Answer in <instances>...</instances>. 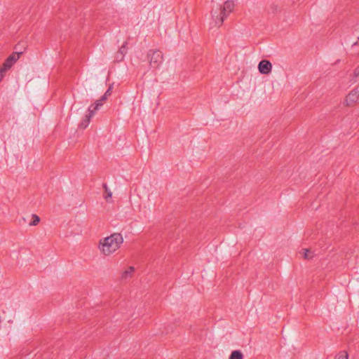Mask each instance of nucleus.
Masks as SVG:
<instances>
[{
  "label": "nucleus",
  "mask_w": 359,
  "mask_h": 359,
  "mask_svg": "<svg viewBox=\"0 0 359 359\" xmlns=\"http://www.w3.org/2000/svg\"><path fill=\"white\" fill-rule=\"evenodd\" d=\"M107 98H108V96L104 94V95L101 97V98H100V100H101V102H103V101L106 100Z\"/></svg>",
  "instance_id": "nucleus-20"
},
{
  "label": "nucleus",
  "mask_w": 359,
  "mask_h": 359,
  "mask_svg": "<svg viewBox=\"0 0 359 359\" xmlns=\"http://www.w3.org/2000/svg\"><path fill=\"white\" fill-rule=\"evenodd\" d=\"M94 116V111H88V114H86L84 117V118L81 122L79 127L81 128L85 129L88 127V126L90 123L91 118Z\"/></svg>",
  "instance_id": "nucleus-7"
},
{
  "label": "nucleus",
  "mask_w": 359,
  "mask_h": 359,
  "mask_svg": "<svg viewBox=\"0 0 359 359\" xmlns=\"http://www.w3.org/2000/svg\"><path fill=\"white\" fill-rule=\"evenodd\" d=\"M7 71V69H4L3 66L0 67V82L2 81Z\"/></svg>",
  "instance_id": "nucleus-17"
},
{
  "label": "nucleus",
  "mask_w": 359,
  "mask_h": 359,
  "mask_svg": "<svg viewBox=\"0 0 359 359\" xmlns=\"http://www.w3.org/2000/svg\"><path fill=\"white\" fill-rule=\"evenodd\" d=\"M126 44H127V42H125L122 46L121 47L119 48L118 50V53H123V55H125V54L127 52V48H126Z\"/></svg>",
  "instance_id": "nucleus-16"
},
{
  "label": "nucleus",
  "mask_w": 359,
  "mask_h": 359,
  "mask_svg": "<svg viewBox=\"0 0 359 359\" xmlns=\"http://www.w3.org/2000/svg\"><path fill=\"white\" fill-rule=\"evenodd\" d=\"M358 44L357 42L354 43L353 46H356Z\"/></svg>",
  "instance_id": "nucleus-21"
},
{
  "label": "nucleus",
  "mask_w": 359,
  "mask_h": 359,
  "mask_svg": "<svg viewBox=\"0 0 359 359\" xmlns=\"http://www.w3.org/2000/svg\"><path fill=\"white\" fill-rule=\"evenodd\" d=\"M359 100V86L353 89L346 97L345 103L346 106H351Z\"/></svg>",
  "instance_id": "nucleus-4"
},
{
  "label": "nucleus",
  "mask_w": 359,
  "mask_h": 359,
  "mask_svg": "<svg viewBox=\"0 0 359 359\" xmlns=\"http://www.w3.org/2000/svg\"><path fill=\"white\" fill-rule=\"evenodd\" d=\"M102 187L104 190V198H105L107 202H109V199H111L112 196V192L109 189L106 183H104L102 184Z\"/></svg>",
  "instance_id": "nucleus-8"
},
{
  "label": "nucleus",
  "mask_w": 359,
  "mask_h": 359,
  "mask_svg": "<svg viewBox=\"0 0 359 359\" xmlns=\"http://www.w3.org/2000/svg\"><path fill=\"white\" fill-rule=\"evenodd\" d=\"M113 85H114L113 83L109 85L108 89L104 93V95H107L108 97L111 95L112 90H113Z\"/></svg>",
  "instance_id": "nucleus-18"
},
{
  "label": "nucleus",
  "mask_w": 359,
  "mask_h": 359,
  "mask_svg": "<svg viewBox=\"0 0 359 359\" xmlns=\"http://www.w3.org/2000/svg\"><path fill=\"white\" fill-rule=\"evenodd\" d=\"M147 59L149 61L151 69H158L163 61V55L158 49L149 50L147 54Z\"/></svg>",
  "instance_id": "nucleus-3"
},
{
  "label": "nucleus",
  "mask_w": 359,
  "mask_h": 359,
  "mask_svg": "<svg viewBox=\"0 0 359 359\" xmlns=\"http://www.w3.org/2000/svg\"><path fill=\"white\" fill-rule=\"evenodd\" d=\"M229 359H243V354L241 351H233L231 353Z\"/></svg>",
  "instance_id": "nucleus-9"
},
{
  "label": "nucleus",
  "mask_w": 359,
  "mask_h": 359,
  "mask_svg": "<svg viewBox=\"0 0 359 359\" xmlns=\"http://www.w3.org/2000/svg\"><path fill=\"white\" fill-rule=\"evenodd\" d=\"M304 257L306 259H310L313 257V254L308 249H304Z\"/></svg>",
  "instance_id": "nucleus-14"
},
{
  "label": "nucleus",
  "mask_w": 359,
  "mask_h": 359,
  "mask_svg": "<svg viewBox=\"0 0 359 359\" xmlns=\"http://www.w3.org/2000/svg\"><path fill=\"white\" fill-rule=\"evenodd\" d=\"M348 355L346 351H341L334 358V359H348Z\"/></svg>",
  "instance_id": "nucleus-13"
},
{
  "label": "nucleus",
  "mask_w": 359,
  "mask_h": 359,
  "mask_svg": "<svg viewBox=\"0 0 359 359\" xmlns=\"http://www.w3.org/2000/svg\"><path fill=\"white\" fill-rule=\"evenodd\" d=\"M353 76L355 77H359V65L354 69Z\"/></svg>",
  "instance_id": "nucleus-19"
},
{
  "label": "nucleus",
  "mask_w": 359,
  "mask_h": 359,
  "mask_svg": "<svg viewBox=\"0 0 359 359\" xmlns=\"http://www.w3.org/2000/svg\"><path fill=\"white\" fill-rule=\"evenodd\" d=\"M20 54H22V53H13L12 55L8 56L1 66L4 67V69H10L14 63L19 59Z\"/></svg>",
  "instance_id": "nucleus-5"
},
{
  "label": "nucleus",
  "mask_w": 359,
  "mask_h": 359,
  "mask_svg": "<svg viewBox=\"0 0 359 359\" xmlns=\"http://www.w3.org/2000/svg\"><path fill=\"white\" fill-rule=\"evenodd\" d=\"M358 39L359 40V37L358 38Z\"/></svg>",
  "instance_id": "nucleus-22"
},
{
  "label": "nucleus",
  "mask_w": 359,
  "mask_h": 359,
  "mask_svg": "<svg viewBox=\"0 0 359 359\" xmlns=\"http://www.w3.org/2000/svg\"><path fill=\"white\" fill-rule=\"evenodd\" d=\"M135 271V268L133 266H129L127 270L123 272L121 278L126 279L128 277H131L132 274Z\"/></svg>",
  "instance_id": "nucleus-10"
},
{
  "label": "nucleus",
  "mask_w": 359,
  "mask_h": 359,
  "mask_svg": "<svg viewBox=\"0 0 359 359\" xmlns=\"http://www.w3.org/2000/svg\"><path fill=\"white\" fill-rule=\"evenodd\" d=\"M123 243V238L120 233H114L101 239L98 248L104 256H109L116 252Z\"/></svg>",
  "instance_id": "nucleus-1"
},
{
  "label": "nucleus",
  "mask_w": 359,
  "mask_h": 359,
  "mask_svg": "<svg viewBox=\"0 0 359 359\" xmlns=\"http://www.w3.org/2000/svg\"><path fill=\"white\" fill-rule=\"evenodd\" d=\"M32 221L29 223V225L30 226L37 225L40 222V217L35 214H33L32 215Z\"/></svg>",
  "instance_id": "nucleus-12"
},
{
  "label": "nucleus",
  "mask_w": 359,
  "mask_h": 359,
  "mask_svg": "<svg viewBox=\"0 0 359 359\" xmlns=\"http://www.w3.org/2000/svg\"><path fill=\"white\" fill-rule=\"evenodd\" d=\"M102 105V103L101 100H96L95 102V105L94 106L92 105L90 107H89L88 111H94V114H95V111H97Z\"/></svg>",
  "instance_id": "nucleus-11"
},
{
  "label": "nucleus",
  "mask_w": 359,
  "mask_h": 359,
  "mask_svg": "<svg viewBox=\"0 0 359 359\" xmlns=\"http://www.w3.org/2000/svg\"><path fill=\"white\" fill-rule=\"evenodd\" d=\"M258 69L262 74H269L271 72L272 65L269 60H263L259 62Z\"/></svg>",
  "instance_id": "nucleus-6"
},
{
  "label": "nucleus",
  "mask_w": 359,
  "mask_h": 359,
  "mask_svg": "<svg viewBox=\"0 0 359 359\" xmlns=\"http://www.w3.org/2000/svg\"><path fill=\"white\" fill-rule=\"evenodd\" d=\"M234 6L233 1L226 0L223 5L217 4L216 7L212 8L211 15L216 27H219L223 25L225 18L233 11Z\"/></svg>",
  "instance_id": "nucleus-2"
},
{
  "label": "nucleus",
  "mask_w": 359,
  "mask_h": 359,
  "mask_svg": "<svg viewBox=\"0 0 359 359\" xmlns=\"http://www.w3.org/2000/svg\"><path fill=\"white\" fill-rule=\"evenodd\" d=\"M124 56L125 55H123V53L117 52L116 53V56H115L116 60L117 62H121V61H122L123 60Z\"/></svg>",
  "instance_id": "nucleus-15"
}]
</instances>
